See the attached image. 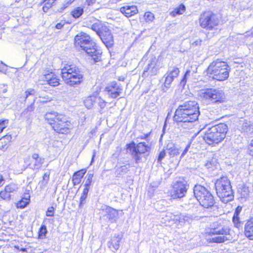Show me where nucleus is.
I'll return each mask as SVG.
<instances>
[{
  "label": "nucleus",
  "mask_w": 253,
  "mask_h": 253,
  "mask_svg": "<svg viewBox=\"0 0 253 253\" xmlns=\"http://www.w3.org/2000/svg\"><path fill=\"white\" fill-rule=\"evenodd\" d=\"M179 73L180 71L178 68L176 67H169L168 71L165 74L174 80L178 76Z\"/></svg>",
  "instance_id": "obj_33"
},
{
  "label": "nucleus",
  "mask_w": 253,
  "mask_h": 253,
  "mask_svg": "<svg viewBox=\"0 0 253 253\" xmlns=\"http://www.w3.org/2000/svg\"><path fill=\"white\" fill-rule=\"evenodd\" d=\"M61 76L65 83L70 86L75 87L84 81V74L81 69L75 64H66L61 69Z\"/></svg>",
  "instance_id": "obj_3"
},
{
  "label": "nucleus",
  "mask_w": 253,
  "mask_h": 253,
  "mask_svg": "<svg viewBox=\"0 0 253 253\" xmlns=\"http://www.w3.org/2000/svg\"><path fill=\"white\" fill-rule=\"evenodd\" d=\"M214 186L217 196L225 204L234 199V192L232 189L230 180L226 176L217 179Z\"/></svg>",
  "instance_id": "obj_9"
},
{
  "label": "nucleus",
  "mask_w": 253,
  "mask_h": 253,
  "mask_svg": "<svg viewBox=\"0 0 253 253\" xmlns=\"http://www.w3.org/2000/svg\"><path fill=\"white\" fill-rule=\"evenodd\" d=\"M90 186H84V189L83 190V193L88 195Z\"/></svg>",
  "instance_id": "obj_60"
},
{
  "label": "nucleus",
  "mask_w": 253,
  "mask_h": 253,
  "mask_svg": "<svg viewBox=\"0 0 253 253\" xmlns=\"http://www.w3.org/2000/svg\"><path fill=\"white\" fill-rule=\"evenodd\" d=\"M75 0H65L63 6H62L60 9L57 10L59 12H62L63 10L68 7L71 4H72Z\"/></svg>",
  "instance_id": "obj_44"
},
{
  "label": "nucleus",
  "mask_w": 253,
  "mask_h": 253,
  "mask_svg": "<svg viewBox=\"0 0 253 253\" xmlns=\"http://www.w3.org/2000/svg\"><path fill=\"white\" fill-rule=\"evenodd\" d=\"M200 114L199 106L196 101H186L178 106L173 116V121L182 123L184 128H192V123L198 120Z\"/></svg>",
  "instance_id": "obj_1"
},
{
  "label": "nucleus",
  "mask_w": 253,
  "mask_h": 253,
  "mask_svg": "<svg viewBox=\"0 0 253 253\" xmlns=\"http://www.w3.org/2000/svg\"><path fill=\"white\" fill-rule=\"evenodd\" d=\"M195 197L197 198L199 204L205 208H211L215 204L214 197L211 192L205 187L197 184L193 188Z\"/></svg>",
  "instance_id": "obj_10"
},
{
  "label": "nucleus",
  "mask_w": 253,
  "mask_h": 253,
  "mask_svg": "<svg viewBox=\"0 0 253 253\" xmlns=\"http://www.w3.org/2000/svg\"><path fill=\"white\" fill-rule=\"evenodd\" d=\"M99 37L108 48H111L114 45V39L111 31L107 28L103 32L100 34Z\"/></svg>",
  "instance_id": "obj_18"
},
{
  "label": "nucleus",
  "mask_w": 253,
  "mask_h": 253,
  "mask_svg": "<svg viewBox=\"0 0 253 253\" xmlns=\"http://www.w3.org/2000/svg\"><path fill=\"white\" fill-rule=\"evenodd\" d=\"M199 204V202L197 198L194 197V198L190 199L188 203L185 204L186 208L188 210H193L194 208H197Z\"/></svg>",
  "instance_id": "obj_34"
},
{
  "label": "nucleus",
  "mask_w": 253,
  "mask_h": 253,
  "mask_svg": "<svg viewBox=\"0 0 253 253\" xmlns=\"http://www.w3.org/2000/svg\"><path fill=\"white\" fill-rule=\"evenodd\" d=\"M96 96H90L88 97L84 101V104L87 109H90L95 103Z\"/></svg>",
  "instance_id": "obj_36"
},
{
  "label": "nucleus",
  "mask_w": 253,
  "mask_h": 253,
  "mask_svg": "<svg viewBox=\"0 0 253 253\" xmlns=\"http://www.w3.org/2000/svg\"><path fill=\"white\" fill-rule=\"evenodd\" d=\"M200 218L195 214H181L178 217V221L181 225L190 224L194 220H198Z\"/></svg>",
  "instance_id": "obj_21"
},
{
  "label": "nucleus",
  "mask_w": 253,
  "mask_h": 253,
  "mask_svg": "<svg viewBox=\"0 0 253 253\" xmlns=\"http://www.w3.org/2000/svg\"><path fill=\"white\" fill-rule=\"evenodd\" d=\"M155 188L153 186H150L147 190V196L149 198H151L154 194Z\"/></svg>",
  "instance_id": "obj_52"
},
{
  "label": "nucleus",
  "mask_w": 253,
  "mask_h": 253,
  "mask_svg": "<svg viewBox=\"0 0 253 253\" xmlns=\"http://www.w3.org/2000/svg\"><path fill=\"white\" fill-rule=\"evenodd\" d=\"M54 209L53 207H50L48 208L46 212V215L47 216H53L54 215Z\"/></svg>",
  "instance_id": "obj_53"
},
{
  "label": "nucleus",
  "mask_w": 253,
  "mask_h": 253,
  "mask_svg": "<svg viewBox=\"0 0 253 253\" xmlns=\"http://www.w3.org/2000/svg\"><path fill=\"white\" fill-rule=\"evenodd\" d=\"M191 71L189 69L187 70L184 75L182 77V79L180 81L179 85L182 88H184L185 86L187 83V80L190 76Z\"/></svg>",
  "instance_id": "obj_39"
},
{
  "label": "nucleus",
  "mask_w": 253,
  "mask_h": 253,
  "mask_svg": "<svg viewBox=\"0 0 253 253\" xmlns=\"http://www.w3.org/2000/svg\"><path fill=\"white\" fill-rule=\"evenodd\" d=\"M38 96L37 92L33 88H28L24 92V95L23 96V101L24 102L27 100H31L32 102L31 104L28 106L27 108L25 110L24 112H32L35 109V102Z\"/></svg>",
  "instance_id": "obj_14"
},
{
  "label": "nucleus",
  "mask_w": 253,
  "mask_h": 253,
  "mask_svg": "<svg viewBox=\"0 0 253 253\" xmlns=\"http://www.w3.org/2000/svg\"><path fill=\"white\" fill-rule=\"evenodd\" d=\"M44 119L57 133L66 134L69 132V123L64 115L52 111L46 113Z\"/></svg>",
  "instance_id": "obj_8"
},
{
  "label": "nucleus",
  "mask_w": 253,
  "mask_h": 253,
  "mask_svg": "<svg viewBox=\"0 0 253 253\" xmlns=\"http://www.w3.org/2000/svg\"><path fill=\"white\" fill-rule=\"evenodd\" d=\"M151 132L147 133L146 134H143L142 135L139 136V138L141 139H147L148 137H149L150 135Z\"/></svg>",
  "instance_id": "obj_59"
},
{
  "label": "nucleus",
  "mask_w": 253,
  "mask_h": 253,
  "mask_svg": "<svg viewBox=\"0 0 253 253\" xmlns=\"http://www.w3.org/2000/svg\"><path fill=\"white\" fill-rule=\"evenodd\" d=\"M65 22L64 21H61L59 23H58L55 25V28L57 29H61L64 25Z\"/></svg>",
  "instance_id": "obj_58"
},
{
  "label": "nucleus",
  "mask_w": 253,
  "mask_h": 253,
  "mask_svg": "<svg viewBox=\"0 0 253 253\" xmlns=\"http://www.w3.org/2000/svg\"><path fill=\"white\" fill-rule=\"evenodd\" d=\"M31 159V163L28 166L33 170H39L44 162V158L40 157L37 153H33Z\"/></svg>",
  "instance_id": "obj_19"
},
{
  "label": "nucleus",
  "mask_w": 253,
  "mask_h": 253,
  "mask_svg": "<svg viewBox=\"0 0 253 253\" xmlns=\"http://www.w3.org/2000/svg\"><path fill=\"white\" fill-rule=\"evenodd\" d=\"M164 78H165V82L162 85V90L164 92H167L169 90H171V84L174 80L166 74L164 75Z\"/></svg>",
  "instance_id": "obj_30"
},
{
  "label": "nucleus",
  "mask_w": 253,
  "mask_h": 253,
  "mask_svg": "<svg viewBox=\"0 0 253 253\" xmlns=\"http://www.w3.org/2000/svg\"><path fill=\"white\" fill-rule=\"evenodd\" d=\"M30 203V200L26 198H22V199L19 201L17 204L18 208L23 209L25 208Z\"/></svg>",
  "instance_id": "obj_43"
},
{
  "label": "nucleus",
  "mask_w": 253,
  "mask_h": 253,
  "mask_svg": "<svg viewBox=\"0 0 253 253\" xmlns=\"http://www.w3.org/2000/svg\"><path fill=\"white\" fill-rule=\"evenodd\" d=\"M47 233L46 226L45 225H42L39 229L38 236L40 239H43L45 237Z\"/></svg>",
  "instance_id": "obj_41"
},
{
  "label": "nucleus",
  "mask_w": 253,
  "mask_h": 253,
  "mask_svg": "<svg viewBox=\"0 0 253 253\" xmlns=\"http://www.w3.org/2000/svg\"><path fill=\"white\" fill-rule=\"evenodd\" d=\"M244 235L249 240H253V217L246 221L244 225Z\"/></svg>",
  "instance_id": "obj_25"
},
{
  "label": "nucleus",
  "mask_w": 253,
  "mask_h": 253,
  "mask_svg": "<svg viewBox=\"0 0 253 253\" xmlns=\"http://www.w3.org/2000/svg\"><path fill=\"white\" fill-rule=\"evenodd\" d=\"M88 5H90L95 3V0H86Z\"/></svg>",
  "instance_id": "obj_63"
},
{
  "label": "nucleus",
  "mask_w": 253,
  "mask_h": 253,
  "mask_svg": "<svg viewBox=\"0 0 253 253\" xmlns=\"http://www.w3.org/2000/svg\"><path fill=\"white\" fill-rule=\"evenodd\" d=\"M1 138L4 139V140L5 142H6L7 144H8V143L11 141L12 139V136L11 135L6 134V135L2 137Z\"/></svg>",
  "instance_id": "obj_57"
},
{
  "label": "nucleus",
  "mask_w": 253,
  "mask_h": 253,
  "mask_svg": "<svg viewBox=\"0 0 253 253\" xmlns=\"http://www.w3.org/2000/svg\"><path fill=\"white\" fill-rule=\"evenodd\" d=\"M166 156V152L164 150L161 151L159 154L157 162L159 164L161 163L162 160Z\"/></svg>",
  "instance_id": "obj_51"
},
{
  "label": "nucleus",
  "mask_w": 253,
  "mask_h": 253,
  "mask_svg": "<svg viewBox=\"0 0 253 253\" xmlns=\"http://www.w3.org/2000/svg\"><path fill=\"white\" fill-rule=\"evenodd\" d=\"M42 178V183L43 184H47L49 179V173H48L47 172L45 173L43 175Z\"/></svg>",
  "instance_id": "obj_56"
},
{
  "label": "nucleus",
  "mask_w": 253,
  "mask_h": 253,
  "mask_svg": "<svg viewBox=\"0 0 253 253\" xmlns=\"http://www.w3.org/2000/svg\"><path fill=\"white\" fill-rule=\"evenodd\" d=\"M74 42L76 46L82 48L88 56L92 57L95 62L101 60L102 51L98 49L96 43L88 35L82 32L75 36Z\"/></svg>",
  "instance_id": "obj_2"
},
{
  "label": "nucleus",
  "mask_w": 253,
  "mask_h": 253,
  "mask_svg": "<svg viewBox=\"0 0 253 253\" xmlns=\"http://www.w3.org/2000/svg\"><path fill=\"white\" fill-rule=\"evenodd\" d=\"M45 3L42 7V10L44 12H47L48 10L52 7L53 3L48 0H45Z\"/></svg>",
  "instance_id": "obj_48"
},
{
  "label": "nucleus",
  "mask_w": 253,
  "mask_h": 253,
  "mask_svg": "<svg viewBox=\"0 0 253 253\" xmlns=\"http://www.w3.org/2000/svg\"><path fill=\"white\" fill-rule=\"evenodd\" d=\"M217 162L215 159H212L211 161H209L206 164V166L208 169H213L216 168L217 165Z\"/></svg>",
  "instance_id": "obj_47"
},
{
  "label": "nucleus",
  "mask_w": 253,
  "mask_h": 253,
  "mask_svg": "<svg viewBox=\"0 0 253 253\" xmlns=\"http://www.w3.org/2000/svg\"><path fill=\"white\" fill-rule=\"evenodd\" d=\"M249 154L253 157V139L251 140L248 145Z\"/></svg>",
  "instance_id": "obj_55"
},
{
  "label": "nucleus",
  "mask_w": 253,
  "mask_h": 253,
  "mask_svg": "<svg viewBox=\"0 0 253 253\" xmlns=\"http://www.w3.org/2000/svg\"><path fill=\"white\" fill-rule=\"evenodd\" d=\"M188 150H189L188 149L185 148V149L183 151V152L180 156V159L182 158L187 153Z\"/></svg>",
  "instance_id": "obj_62"
},
{
  "label": "nucleus",
  "mask_w": 253,
  "mask_h": 253,
  "mask_svg": "<svg viewBox=\"0 0 253 253\" xmlns=\"http://www.w3.org/2000/svg\"><path fill=\"white\" fill-rule=\"evenodd\" d=\"M199 96L202 101L207 103H213V88H207L200 90L198 93Z\"/></svg>",
  "instance_id": "obj_20"
},
{
  "label": "nucleus",
  "mask_w": 253,
  "mask_h": 253,
  "mask_svg": "<svg viewBox=\"0 0 253 253\" xmlns=\"http://www.w3.org/2000/svg\"><path fill=\"white\" fill-rule=\"evenodd\" d=\"M15 248L17 250H18L19 251H21L22 252H25L26 251V248H20L19 246H15Z\"/></svg>",
  "instance_id": "obj_61"
},
{
  "label": "nucleus",
  "mask_w": 253,
  "mask_h": 253,
  "mask_svg": "<svg viewBox=\"0 0 253 253\" xmlns=\"http://www.w3.org/2000/svg\"><path fill=\"white\" fill-rule=\"evenodd\" d=\"M144 19L147 22H152L154 19V14L150 12H146L145 13Z\"/></svg>",
  "instance_id": "obj_46"
},
{
  "label": "nucleus",
  "mask_w": 253,
  "mask_h": 253,
  "mask_svg": "<svg viewBox=\"0 0 253 253\" xmlns=\"http://www.w3.org/2000/svg\"><path fill=\"white\" fill-rule=\"evenodd\" d=\"M189 185L183 178H179L173 182L170 194L173 199H181L184 198L189 189Z\"/></svg>",
  "instance_id": "obj_11"
},
{
  "label": "nucleus",
  "mask_w": 253,
  "mask_h": 253,
  "mask_svg": "<svg viewBox=\"0 0 253 253\" xmlns=\"http://www.w3.org/2000/svg\"><path fill=\"white\" fill-rule=\"evenodd\" d=\"M202 42V41L201 40H197L196 41H195L193 44V45H200L201 44V43Z\"/></svg>",
  "instance_id": "obj_64"
},
{
  "label": "nucleus",
  "mask_w": 253,
  "mask_h": 253,
  "mask_svg": "<svg viewBox=\"0 0 253 253\" xmlns=\"http://www.w3.org/2000/svg\"><path fill=\"white\" fill-rule=\"evenodd\" d=\"M126 146L127 152L137 164L145 162L151 150L150 146L144 142L136 144L132 141L127 143Z\"/></svg>",
  "instance_id": "obj_7"
},
{
  "label": "nucleus",
  "mask_w": 253,
  "mask_h": 253,
  "mask_svg": "<svg viewBox=\"0 0 253 253\" xmlns=\"http://www.w3.org/2000/svg\"><path fill=\"white\" fill-rule=\"evenodd\" d=\"M43 80L47 82L50 86H57L59 84V79L56 75L52 73H45L43 74Z\"/></svg>",
  "instance_id": "obj_24"
},
{
  "label": "nucleus",
  "mask_w": 253,
  "mask_h": 253,
  "mask_svg": "<svg viewBox=\"0 0 253 253\" xmlns=\"http://www.w3.org/2000/svg\"><path fill=\"white\" fill-rule=\"evenodd\" d=\"M185 11V6L181 4L178 7L175 8L170 13L171 15L174 17L177 15L182 14Z\"/></svg>",
  "instance_id": "obj_37"
},
{
  "label": "nucleus",
  "mask_w": 253,
  "mask_h": 253,
  "mask_svg": "<svg viewBox=\"0 0 253 253\" xmlns=\"http://www.w3.org/2000/svg\"><path fill=\"white\" fill-rule=\"evenodd\" d=\"M101 214L111 223L116 222L119 218L118 210L108 206L102 207Z\"/></svg>",
  "instance_id": "obj_16"
},
{
  "label": "nucleus",
  "mask_w": 253,
  "mask_h": 253,
  "mask_svg": "<svg viewBox=\"0 0 253 253\" xmlns=\"http://www.w3.org/2000/svg\"><path fill=\"white\" fill-rule=\"evenodd\" d=\"M122 237V235L115 234L111 238L110 241L108 242V247L113 252H115L119 249L120 243Z\"/></svg>",
  "instance_id": "obj_23"
},
{
  "label": "nucleus",
  "mask_w": 253,
  "mask_h": 253,
  "mask_svg": "<svg viewBox=\"0 0 253 253\" xmlns=\"http://www.w3.org/2000/svg\"><path fill=\"white\" fill-rule=\"evenodd\" d=\"M129 169V164L128 166L124 165L118 168L116 170L117 174L118 175H122L126 174Z\"/></svg>",
  "instance_id": "obj_40"
},
{
  "label": "nucleus",
  "mask_w": 253,
  "mask_h": 253,
  "mask_svg": "<svg viewBox=\"0 0 253 253\" xmlns=\"http://www.w3.org/2000/svg\"><path fill=\"white\" fill-rule=\"evenodd\" d=\"M242 133L250 136L253 134V123L247 120L244 121L240 126Z\"/></svg>",
  "instance_id": "obj_26"
},
{
  "label": "nucleus",
  "mask_w": 253,
  "mask_h": 253,
  "mask_svg": "<svg viewBox=\"0 0 253 253\" xmlns=\"http://www.w3.org/2000/svg\"><path fill=\"white\" fill-rule=\"evenodd\" d=\"M8 147V144L4 140V139H0V149H6Z\"/></svg>",
  "instance_id": "obj_54"
},
{
  "label": "nucleus",
  "mask_w": 253,
  "mask_h": 253,
  "mask_svg": "<svg viewBox=\"0 0 253 253\" xmlns=\"http://www.w3.org/2000/svg\"><path fill=\"white\" fill-rule=\"evenodd\" d=\"M93 177V173L91 171H89L85 176V178L86 179V180L84 186H90L92 182Z\"/></svg>",
  "instance_id": "obj_42"
},
{
  "label": "nucleus",
  "mask_w": 253,
  "mask_h": 253,
  "mask_svg": "<svg viewBox=\"0 0 253 253\" xmlns=\"http://www.w3.org/2000/svg\"><path fill=\"white\" fill-rule=\"evenodd\" d=\"M238 192L240 195V201L243 202L246 200L249 195V190L248 187L245 186H242V188L238 190Z\"/></svg>",
  "instance_id": "obj_35"
},
{
  "label": "nucleus",
  "mask_w": 253,
  "mask_h": 253,
  "mask_svg": "<svg viewBox=\"0 0 253 253\" xmlns=\"http://www.w3.org/2000/svg\"><path fill=\"white\" fill-rule=\"evenodd\" d=\"M105 90L107 92L109 97L116 98L122 93L123 88L120 84L112 82L107 85Z\"/></svg>",
  "instance_id": "obj_15"
},
{
  "label": "nucleus",
  "mask_w": 253,
  "mask_h": 253,
  "mask_svg": "<svg viewBox=\"0 0 253 253\" xmlns=\"http://www.w3.org/2000/svg\"><path fill=\"white\" fill-rule=\"evenodd\" d=\"M230 71V68L226 62L217 59L210 63L206 72L210 78L223 81L228 78Z\"/></svg>",
  "instance_id": "obj_4"
},
{
  "label": "nucleus",
  "mask_w": 253,
  "mask_h": 253,
  "mask_svg": "<svg viewBox=\"0 0 253 253\" xmlns=\"http://www.w3.org/2000/svg\"><path fill=\"white\" fill-rule=\"evenodd\" d=\"M87 197V195L82 193V195L80 197L79 208H82L83 206L85 204V200H86Z\"/></svg>",
  "instance_id": "obj_49"
},
{
  "label": "nucleus",
  "mask_w": 253,
  "mask_h": 253,
  "mask_svg": "<svg viewBox=\"0 0 253 253\" xmlns=\"http://www.w3.org/2000/svg\"><path fill=\"white\" fill-rule=\"evenodd\" d=\"M228 130V126L225 123L207 126L204 139L209 145H215L225 138Z\"/></svg>",
  "instance_id": "obj_5"
},
{
  "label": "nucleus",
  "mask_w": 253,
  "mask_h": 253,
  "mask_svg": "<svg viewBox=\"0 0 253 253\" xmlns=\"http://www.w3.org/2000/svg\"><path fill=\"white\" fill-rule=\"evenodd\" d=\"M162 65L159 62V59H156L155 56H152L148 60L146 67H145L143 75V77L154 76L157 74L159 70L162 68Z\"/></svg>",
  "instance_id": "obj_13"
},
{
  "label": "nucleus",
  "mask_w": 253,
  "mask_h": 253,
  "mask_svg": "<svg viewBox=\"0 0 253 253\" xmlns=\"http://www.w3.org/2000/svg\"><path fill=\"white\" fill-rule=\"evenodd\" d=\"M18 189L16 185L11 183L5 186L4 190L0 192V197L4 200L9 201Z\"/></svg>",
  "instance_id": "obj_17"
},
{
  "label": "nucleus",
  "mask_w": 253,
  "mask_h": 253,
  "mask_svg": "<svg viewBox=\"0 0 253 253\" xmlns=\"http://www.w3.org/2000/svg\"><path fill=\"white\" fill-rule=\"evenodd\" d=\"M120 11L125 16L130 17L138 12L137 6L134 5L126 4L120 8Z\"/></svg>",
  "instance_id": "obj_22"
},
{
  "label": "nucleus",
  "mask_w": 253,
  "mask_h": 253,
  "mask_svg": "<svg viewBox=\"0 0 253 253\" xmlns=\"http://www.w3.org/2000/svg\"><path fill=\"white\" fill-rule=\"evenodd\" d=\"M230 229L228 227L222 225L220 223L215 222L210 225V231L207 232L209 236L218 235L212 238H207L210 243H223L230 240L231 236Z\"/></svg>",
  "instance_id": "obj_6"
},
{
  "label": "nucleus",
  "mask_w": 253,
  "mask_h": 253,
  "mask_svg": "<svg viewBox=\"0 0 253 253\" xmlns=\"http://www.w3.org/2000/svg\"><path fill=\"white\" fill-rule=\"evenodd\" d=\"M213 103L223 102L225 100V95L224 91L219 88H213Z\"/></svg>",
  "instance_id": "obj_27"
},
{
  "label": "nucleus",
  "mask_w": 253,
  "mask_h": 253,
  "mask_svg": "<svg viewBox=\"0 0 253 253\" xmlns=\"http://www.w3.org/2000/svg\"><path fill=\"white\" fill-rule=\"evenodd\" d=\"M167 150L170 156L174 157L179 155V152L178 148L172 143H169L167 146Z\"/></svg>",
  "instance_id": "obj_32"
},
{
  "label": "nucleus",
  "mask_w": 253,
  "mask_h": 253,
  "mask_svg": "<svg viewBox=\"0 0 253 253\" xmlns=\"http://www.w3.org/2000/svg\"><path fill=\"white\" fill-rule=\"evenodd\" d=\"M95 103L98 104V106L101 109H103L105 107L107 103V102L103 100L101 97L97 96H96Z\"/></svg>",
  "instance_id": "obj_45"
},
{
  "label": "nucleus",
  "mask_w": 253,
  "mask_h": 253,
  "mask_svg": "<svg viewBox=\"0 0 253 253\" xmlns=\"http://www.w3.org/2000/svg\"><path fill=\"white\" fill-rule=\"evenodd\" d=\"M107 28L106 26H103L99 21L94 23L91 26V29L95 31L98 36L105 29H107Z\"/></svg>",
  "instance_id": "obj_31"
},
{
  "label": "nucleus",
  "mask_w": 253,
  "mask_h": 253,
  "mask_svg": "<svg viewBox=\"0 0 253 253\" xmlns=\"http://www.w3.org/2000/svg\"><path fill=\"white\" fill-rule=\"evenodd\" d=\"M84 11L83 7H77L71 12V14L74 18H78L84 13Z\"/></svg>",
  "instance_id": "obj_38"
},
{
  "label": "nucleus",
  "mask_w": 253,
  "mask_h": 253,
  "mask_svg": "<svg viewBox=\"0 0 253 253\" xmlns=\"http://www.w3.org/2000/svg\"><path fill=\"white\" fill-rule=\"evenodd\" d=\"M8 123V120H0V133L7 126Z\"/></svg>",
  "instance_id": "obj_50"
},
{
  "label": "nucleus",
  "mask_w": 253,
  "mask_h": 253,
  "mask_svg": "<svg viewBox=\"0 0 253 253\" xmlns=\"http://www.w3.org/2000/svg\"><path fill=\"white\" fill-rule=\"evenodd\" d=\"M219 22L217 16L211 11L202 13L199 18L201 27L206 30H212Z\"/></svg>",
  "instance_id": "obj_12"
},
{
  "label": "nucleus",
  "mask_w": 253,
  "mask_h": 253,
  "mask_svg": "<svg viewBox=\"0 0 253 253\" xmlns=\"http://www.w3.org/2000/svg\"><path fill=\"white\" fill-rule=\"evenodd\" d=\"M86 170L85 169H82L75 172L73 175L72 181L74 185H76L80 183L82 178L85 174Z\"/></svg>",
  "instance_id": "obj_29"
},
{
  "label": "nucleus",
  "mask_w": 253,
  "mask_h": 253,
  "mask_svg": "<svg viewBox=\"0 0 253 253\" xmlns=\"http://www.w3.org/2000/svg\"><path fill=\"white\" fill-rule=\"evenodd\" d=\"M242 210V207L238 206L235 209L233 216L232 217V222L234 226L237 228L242 227L241 221L239 217L240 213Z\"/></svg>",
  "instance_id": "obj_28"
}]
</instances>
